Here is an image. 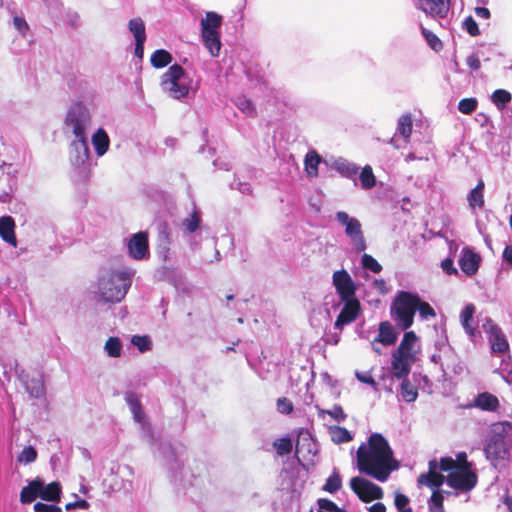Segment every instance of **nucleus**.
<instances>
[{
    "label": "nucleus",
    "instance_id": "1",
    "mask_svg": "<svg viewBox=\"0 0 512 512\" xmlns=\"http://www.w3.org/2000/svg\"><path fill=\"white\" fill-rule=\"evenodd\" d=\"M428 472L418 477V485L429 488H438L444 482L451 488L462 492L471 491L478 482V476L472 468L457 466L451 457H443L438 463L432 459L428 463Z\"/></svg>",
    "mask_w": 512,
    "mask_h": 512
},
{
    "label": "nucleus",
    "instance_id": "2",
    "mask_svg": "<svg viewBox=\"0 0 512 512\" xmlns=\"http://www.w3.org/2000/svg\"><path fill=\"white\" fill-rule=\"evenodd\" d=\"M358 468L361 472L384 482L398 468L387 440L378 433L370 436L368 446L361 445L357 451Z\"/></svg>",
    "mask_w": 512,
    "mask_h": 512
},
{
    "label": "nucleus",
    "instance_id": "3",
    "mask_svg": "<svg viewBox=\"0 0 512 512\" xmlns=\"http://www.w3.org/2000/svg\"><path fill=\"white\" fill-rule=\"evenodd\" d=\"M134 277L132 269H103L94 286L93 294L97 302L104 304L120 303L127 295Z\"/></svg>",
    "mask_w": 512,
    "mask_h": 512
},
{
    "label": "nucleus",
    "instance_id": "4",
    "mask_svg": "<svg viewBox=\"0 0 512 512\" xmlns=\"http://www.w3.org/2000/svg\"><path fill=\"white\" fill-rule=\"evenodd\" d=\"M419 312L422 320H429L436 317L433 307L425 301H422L417 293L399 291L391 305V316L397 326L406 330L414 322V315Z\"/></svg>",
    "mask_w": 512,
    "mask_h": 512
},
{
    "label": "nucleus",
    "instance_id": "5",
    "mask_svg": "<svg viewBox=\"0 0 512 512\" xmlns=\"http://www.w3.org/2000/svg\"><path fill=\"white\" fill-rule=\"evenodd\" d=\"M192 79L182 66L174 64L162 75L161 88L173 99H183L188 96Z\"/></svg>",
    "mask_w": 512,
    "mask_h": 512
},
{
    "label": "nucleus",
    "instance_id": "6",
    "mask_svg": "<svg viewBox=\"0 0 512 512\" xmlns=\"http://www.w3.org/2000/svg\"><path fill=\"white\" fill-rule=\"evenodd\" d=\"M92 116L90 110L82 102L73 103L67 110L63 122L65 134H71L74 138L87 137V131L91 127Z\"/></svg>",
    "mask_w": 512,
    "mask_h": 512
},
{
    "label": "nucleus",
    "instance_id": "7",
    "mask_svg": "<svg viewBox=\"0 0 512 512\" xmlns=\"http://www.w3.org/2000/svg\"><path fill=\"white\" fill-rule=\"evenodd\" d=\"M336 220L345 228V234L349 237L356 252L366 249V242L362 232L361 223L357 218L351 217L344 211H338Z\"/></svg>",
    "mask_w": 512,
    "mask_h": 512
},
{
    "label": "nucleus",
    "instance_id": "8",
    "mask_svg": "<svg viewBox=\"0 0 512 512\" xmlns=\"http://www.w3.org/2000/svg\"><path fill=\"white\" fill-rule=\"evenodd\" d=\"M350 487L363 502H370L383 497L382 488L365 478H352L350 480Z\"/></svg>",
    "mask_w": 512,
    "mask_h": 512
},
{
    "label": "nucleus",
    "instance_id": "9",
    "mask_svg": "<svg viewBox=\"0 0 512 512\" xmlns=\"http://www.w3.org/2000/svg\"><path fill=\"white\" fill-rule=\"evenodd\" d=\"M70 161L76 168L86 171L89 166L90 151L87 137L75 138L70 144Z\"/></svg>",
    "mask_w": 512,
    "mask_h": 512
},
{
    "label": "nucleus",
    "instance_id": "10",
    "mask_svg": "<svg viewBox=\"0 0 512 512\" xmlns=\"http://www.w3.org/2000/svg\"><path fill=\"white\" fill-rule=\"evenodd\" d=\"M482 328L488 334V340L493 353L502 354L509 350V343L504 333L492 319L486 318L485 322L482 324Z\"/></svg>",
    "mask_w": 512,
    "mask_h": 512
},
{
    "label": "nucleus",
    "instance_id": "11",
    "mask_svg": "<svg viewBox=\"0 0 512 512\" xmlns=\"http://www.w3.org/2000/svg\"><path fill=\"white\" fill-rule=\"evenodd\" d=\"M484 453L486 459L490 461L494 467H498L502 462L507 461L510 456L507 441L490 438L487 439L484 446Z\"/></svg>",
    "mask_w": 512,
    "mask_h": 512
},
{
    "label": "nucleus",
    "instance_id": "12",
    "mask_svg": "<svg viewBox=\"0 0 512 512\" xmlns=\"http://www.w3.org/2000/svg\"><path fill=\"white\" fill-rule=\"evenodd\" d=\"M333 285L341 300L355 297L356 285L346 270L342 269L333 273Z\"/></svg>",
    "mask_w": 512,
    "mask_h": 512
},
{
    "label": "nucleus",
    "instance_id": "13",
    "mask_svg": "<svg viewBox=\"0 0 512 512\" xmlns=\"http://www.w3.org/2000/svg\"><path fill=\"white\" fill-rule=\"evenodd\" d=\"M125 401L130 408V411L133 415L134 420L141 425L143 433L145 434V437H147V439L149 441H152L153 436L151 433V428H150L149 423H147V421L145 419V414L142 410V407H141V404H140V401H139L137 395L131 391L126 392L125 393Z\"/></svg>",
    "mask_w": 512,
    "mask_h": 512
},
{
    "label": "nucleus",
    "instance_id": "14",
    "mask_svg": "<svg viewBox=\"0 0 512 512\" xmlns=\"http://www.w3.org/2000/svg\"><path fill=\"white\" fill-rule=\"evenodd\" d=\"M415 6L433 18H445L450 9V0H416Z\"/></svg>",
    "mask_w": 512,
    "mask_h": 512
},
{
    "label": "nucleus",
    "instance_id": "15",
    "mask_svg": "<svg viewBox=\"0 0 512 512\" xmlns=\"http://www.w3.org/2000/svg\"><path fill=\"white\" fill-rule=\"evenodd\" d=\"M342 302H344V306L335 322V328L337 329H342L344 325L353 322L360 312V303L356 297L342 300Z\"/></svg>",
    "mask_w": 512,
    "mask_h": 512
},
{
    "label": "nucleus",
    "instance_id": "16",
    "mask_svg": "<svg viewBox=\"0 0 512 512\" xmlns=\"http://www.w3.org/2000/svg\"><path fill=\"white\" fill-rule=\"evenodd\" d=\"M481 262V257L470 247H464L461 251L458 264L463 273L467 276H473L477 273Z\"/></svg>",
    "mask_w": 512,
    "mask_h": 512
},
{
    "label": "nucleus",
    "instance_id": "17",
    "mask_svg": "<svg viewBox=\"0 0 512 512\" xmlns=\"http://www.w3.org/2000/svg\"><path fill=\"white\" fill-rule=\"evenodd\" d=\"M129 255L136 260L144 259L148 254V235L146 232L134 234L127 244Z\"/></svg>",
    "mask_w": 512,
    "mask_h": 512
},
{
    "label": "nucleus",
    "instance_id": "18",
    "mask_svg": "<svg viewBox=\"0 0 512 512\" xmlns=\"http://www.w3.org/2000/svg\"><path fill=\"white\" fill-rule=\"evenodd\" d=\"M420 350L419 339L413 331L405 332L403 338L394 351L397 355L406 356L412 360H416V354Z\"/></svg>",
    "mask_w": 512,
    "mask_h": 512
},
{
    "label": "nucleus",
    "instance_id": "19",
    "mask_svg": "<svg viewBox=\"0 0 512 512\" xmlns=\"http://www.w3.org/2000/svg\"><path fill=\"white\" fill-rule=\"evenodd\" d=\"M18 378L24 385L26 391L30 394L33 398H40L44 396L45 394V386L43 377L41 375H38L37 377L29 378V376L23 371H18Z\"/></svg>",
    "mask_w": 512,
    "mask_h": 512
},
{
    "label": "nucleus",
    "instance_id": "20",
    "mask_svg": "<svg viewBox=\"0 0 512 512\" xmlns=\"http://www.w3.org/2000/svg\"><path fill=\"white\" fill-rule=\"evenodd\" d=\"M414 362V360L407 358L406 356H400L393 352L391 361L393 375L397 379H406Z\"/></svg>",
    "mask_w": 512,
    "mask_h": 512
},
{
    "label": "nucleus",
    "instance_id": "21",
    "mask_svg": "<svg viewBox=\"0 0 512 512\" xmlns=\"http://www.w3.org/2000/svg\"><path fill=\"white\" fill-rule=\"evenodd\" d=\"M384 346H391L397 340V332L389 321L379 324L378 335L374 338Z\"/></svg>",
    "mask_w": 512,
    "mask_h": 512
},
{
    "label": "nucleus",
    "instance_id": "22",
    "mask_svg": "<svg viewBox=\"0 0 512 512\" xmlns=\"http://www.w3.org/2000/svg\"><path fill=\"white\" fill-rule=\"evenodd\" d=\"M0 237L12 246H16L15 222L11 216L0 218Z\"/></svg>",
    "mask_w": 512,
    "mask_h": 512
},
{
    "label": "nucleus",
    "instance_id": "23",
    "mask_svg": "<svg viewBox=\"0 0 512 512\" xmlns=\"http://www.w3.org/2000/svg\"><path fill=\"white\" fill-rule=\"evenodd\" d=\"M332 167L342 177L353 179L354 185H357L355 176L357 175V173L359 171V167L355 163L350 162L344 158H338L333 162Z\"/></svg>",
    "mask_w": 512,
    "mask_h": 512
},
{
    "label": "nucleus",
    "instance_id": "24",
    "mask_svg": "<svg viewBox=\"0 0 512 512\" xmlns=\"http://www.w3.org/2000/svg\"><path fill=\"white\" fill-rule=\"evenodd\" d=\"M222 24V16L216 12H207L205 17L201 19V35L207 33L219 32Z\"/></svg>",
    "mask_w": 512,
    "mask_h": 512
},
{
    "label": "nucleus",
    "instance_id": "25",
    "mask_svg": "<svg viewBox=\"0 0 512 512\" xmlns=\"http://www.w3.org/2000/svg\"><path fill=\"white\" fill-rule=\"evenodd\" d=\"M92 145L98 157H102L109 149L110 139L103 128H99L92 135Z\"/></svg>",
    "mask_w": 512,
    "mask_h": 512
},
{
    "label": "nucleus",
    "instance_id": "26",
    "mask_svg": "<svg viewBox=\"0 0 512 512\" xmlns=\"http://www.w3.org/2000/svg\"><path fill=\"white\" fill-rule=\"evenodd\" d=\"M512 436V423L497 422L492 424L488 438L494 440H505Z\"/></svg>",
    "mask_w": 512,
    "mask_h": 512
},
{
    "label": "nucleus",
    "instance_id": "27",
    "mask_svg": "<svg viewBox=\"0 0 512 512\" xmlns=\"http://www.w3.org/2000/svg\"><path fill=\"white\" fill-rule=\"evenodd\" d=\"M484 182L481 180L478 182L475 188H473L468 194L467 201L471 210L482 209L484 207Z\"/></svg>",
    "mask_w": 512,
    "mask_h": 512
},
{
    "label": "nucleus",
    "instance_id": "28",
    "mask_svg": "<svg viewBox=\"0 0 512 512\" xmlns=\"http://www.w3.org/2000/svg\"><path fill=\"white\" fill-rule=\"evenodd\" d=\"M41 480L31 481L27 486L23 487L20 493V501L24 504L33 502L40 497Z\"/></svg>",
    "mask_w": 512,
    "mask_h": 512
},
{
    "label": "nucleus",
    "instance_id": "29",
    "mask_svg": "<svg viewBox=\"0 0 512 512\" xmlns=\"http://www.w3.org/2000/svg\"><path fill=\"white\" fill-rule=\"evenodd\" d=\"M61 486L58 482L44 485L41 481L40 498L45 501L57 502L60 499Z\"/></svg>",
    "mask_w": 512,
    "mask_h": 512
},
{
    "label": "nucleus",
    "instance_id": "30",
    "mask_svg": "<svg viewBox=\"0 0 512 512\" xmlns=\"http://www.w3.org/2000/svg\"><path fill=\"white\" fill-rule=\"evenodd\" d=\"M475 313V306L473 304L466 305L460 314V321L465 332L473 337L475 335V328L472 325L473 315Z\"/></svg>",
    "mask_w": 512,
    "mask_h": 512
},
{
    "label": "nucleus",
    "instance_id": "31",
    "mask_svg": "<svg viewBox=\"0 0 512 512\" xmlns=\"http://www.w3.org/2000/svg\"><path fill=\"white\" fill-rule=\"evenodd\" d=\"M475 406L486 411H495L499 406L498 398L488 392L481 393L475 399Z\"/></svg>",
    "mask_w": 512,
    "mask_h": 512
},
{
    "label": "nucleus",
    "instance_id": "32",
    "mask_svg": "<svg viewBox=\"0 0 512 512\" xmlns=\"http://www.w3.org/2000/svg\"><path fill=\"white\" fill-rule=\"evenodd\" d=\"M202 41L211 56L217 57L221 49L220 32L203 34Z\"/></svg>",
    "mask_w": 512,
    "mask_h": 512
},
{
    "label": "nucleus",
    "instance_id": "33",
    "mask_svg": "<svg viewBox=\"0 0 512 512\" xmlns=\"http://www.w3.org/2000/svg\"><path fill=\"white\" fill-rule=\"evenodd\" d=\"M128 29L133 34L135 41H146L145 24L140 17L131 19L128 23Z\"/></svg>",
    "mask_w": 512,
    "mask_h": 512
},
{
    "label": "nucleus",
    "instance_id": "34",
    "mask_svg": "<svg viewBox=\"0 0 512 512\" xmlns=\"http://www.w3.org/2000/svg\"><path fill=\"white\" fill-rule=\"evenodd\" d=\"M321 162V158L318 153L314 150L309 151L305 156V170L310 177H316L318 175V165Z\"/></svg>",
    "mask_w": 512,
    "mask_h": 512
},
{
    "label": "nucleus",
    "instance_id": "35",
    "mask_svg": "<svg viewBox=\"0 0 512 512\" xmlns=\"http://www.w3.org/2000/svg\"><path fill=\"white\" fill-rule=\"evenodd\" d=\"M433 493L428 502L429 504V512H444L443 502H444V494H449V492L440 490L438 488H432Z\"/></svg>",
    "mask_w": 512,
    "mask_h": 512
},
{
    "label": "nucleus",
    "instance_id": "36",
    "mask_svg": "<svg viewBox=\"0 0 512 512\" xmlns=\"http://www.w3.org/2000/svg\"><path fill=\"white\" fill-rule=\"evenodd\" d=\"M151 65L155 68H163L171 63L172 56L171 54L163 49H159L154 51L151 56Z\"/></svg>",
    "mask_w": 512,
    "mask_h": 512
},
{
    "label": "nucleus",
    "instance_id": "37",
    "mask_svg": "<svg viewBox=\"0 0 512 512\" xmlns=\"http://www.w3.org/2000/svg\"><path fill=\"white\" fill-rule=\"evenodd\" d=\"M329 433L334 443H346L352 440V435L344 427L332 426L329 429Z\"/></svg>",
    "mask_w": 512,
    "mask_h": 512
},
{
    "label": "nucleus",
    "instance_id": "38",
    "mask_svg": "<svg viewBox=\"0 0 512 512\" xmlns=\"http://www.w3.org/2000/svg\"><path fill=\"white\" fill-rule=\"evenodd\" d=\"M104 351L109 357L118 358L121 356L122 343L118 337H110L104 345Z\"/></svg>",
    "mask_w": 512,
    "mask_h": 512
},
{
    "label": "nucleus",
    "instance_id": "39",
    "mask_svg": "<svg viewBox=\"0 0 512 512\" xmlns=\"http://www.w3.org/2000/svg\"><path fill=\"white\" fill-rule=\"evenodd\" d=\"M359 181L361 184V187L365 190H369L373 188L376 184V179L373 174L372 168L369 165H366L360 173Z\"/></svg>",
    "mask_w": 512,
    "mask_h": 512
},
{
    "label": "nucleus",
    "instance_id": "40",
    "mask_svg": "<svg viewBox=\"0 0 512 512\" xmlns=\"http://www.w3.org/2000/svg\"><path fill=\"white\" fill-rule=\"evenodd\" d=\"M397 133L407 141L412 133V118L409 114L402 115L397 124Z\"/></svg>",
    "mask_w": 512,
    "mask_h": 512
},
{
    "label": "nucleus",
    "instance_id": "41",
    "mask_svg": "<svg viewBox=\"0 0 512 512\" xmlns=\"http://www.w3.org/2000/svg\"><path fill=\"white\" fill-rule=\"evenodd\" d=\"M401 397L406 402H414L418 397V391L416 387L411 384L407 379H403L401 383Z\"/></svg>",
    "mask_w": 512,
    "mask_h": 512
},
{
    "label": "nucleus",
    "instance_id": "42",
    "mask_svg": "<svg viewBox=\"0 0 512 512\" xmlns=\"http://www.w3.org/2000/svg\"><path fill=\"white\" fill-rule=\"evenodd\" d=\"M511 98L510 92L503 89L495 90L492 94V102L501 110L511 101Z\"/></svg>",
    "mask_w": 512,
    "mask_h": 512
},
{
    "label": "nucleus",
    "instance_id": "43",
    "mask_svg": "<svg viewBox=\"0 0 512 512\" xmlns=\"http://www.w3.org/2000/svg\"><path fill=\"white\" fill-rule=\"evenodd\" d=\"M421 32L431 49H433L436 52L442 49L443 44L441 40L437 37V35H435L433 32L429 31L423 26H421Z\"/></svg>",
    "mask_w": 512,
    "mask_h": 512
},
{
    "label": "nucleus",
    "instance_id": "44",
    "mask_svg": "<svg viewBox=\"0 0 512 512\" xmlns=\"http://www.w3.org/2000/svg\"><path fill=\"white\" fill-rule=\"evenodd\" d=\"M131 343L138 348L140 352L150 351L152 349V341L149 336L134 335L131 338Z\"/></svg>",
    "mask_w": 512,
    "mask_h": 512
},
{
    "label": "nucleus",
    "instance_id": "45",
    "mask_svg": "<svg viewBox=\"0 0 512 512\" xmlns=\"http://www.w3.org/2000/svg\"><path fill=\"white\" fill-rule=\"evenodd\" d=\"M498 372L501 375V377L507 382L508 384H512V363L510 356L508 359H503L500 367L498 368Z\"/></svg>",
    "mask_w": 512,
    "mask_h": 512
},
{
    "label": "nucleus",
    "instance_id": "46",
    "mask_svg": "<svg viewBox=\"0 0 512 512\" xmlns=\"http://www.w3.org/2000/svg\"><path fill=\"white\" fill-rule=\"evenodd\" d=\"M200 224V215L197 211H193V213L185 218L182 221V226L185 228L186 231L192 233L197 230Z\"/></svg>",
    "mask_w": 512,
    "mask_h": 512
},
{
    "label": "nucleus",
    "instance_id": "47",
    "mask_svg": "<svg viewBox=\"0 0 512 512\" xmlns=\"http://www.w3.org/2000/svg\"><path fill=\"white\" fill-rule=\"evenodd\" d=\"M273 446L275 447L277 453L280 456L287 455L292 451V442H291V439H289V438L277 439L273 443Z\"/></svg>",
    "mask_w": 512,
    "mask_h": 512
},
{
    "label": "nucleus",
    "instance_id": "48",
    "mask_svg": "<svg viewBox=\"0 0 512 512\" xmlns=\"http://www.w3.org/2000/svg\"><path fill=\"white\" fill-rule=\"evenodd\" d=\"M235 105L245 115H247V116L254 115L255 108H254L252 102L249 99H247L245 97H238L235 100Z\"/></svg>",
    "mask_w": 512,
    "mask_h": 512
},
{
    "label": "nucleus",
    "instance_id": "49",
    "mask_svg": "<svg viewBox=\"0 0 512 512\" xmlns=\"http://www.w3.org/2000/svg\"><path fill=\"white\" fill-rule=\"evenodd\" d=\"M341 487V478L340 475L334 471L332 475L327 479L324 490L330 493H334L339 490Z\"/></svg>",
    "mask_w": 512,
    "mask_h": 512
},
{
    "label": "nucleus",
    "instance_id": "50",
    "mask_svg": "<svg viewBox=\"0 0 512 512\" xmlns=\"http://www.w3.org/2000/svg\"><path fill=\"white\" fill-rule=\"evenodd\" d=\"M362 265L365 269L370 270L374 273H379L382 270V266L369 254L362 256Z\"/></svg>",
    "mask_w": 512,
    "mask_h": 512
},
{
    "label": "nucleus",
    "instance_id": "51",
    "mask_svg": "<svg viewBox=\"0 0 512 512\" xmlns=\"http://www.w3.org/2000/svg\"><path fill=\"white\" fill-rule=\"evenodd\" d=\"M37 452L32 446L25 447L18 456V461L29 464L36 460Z\"/></svg>",
    "mask_w": 512,
    "mask_h": 512
},
{
    "label": "nucleus",
    "instance_id": "52",
    "mask_svg": "<svg viewBox=\"0 0 512 512\" xmlns=\"http://www.w3.org/2000/svg\"><path fill=\"white\" fill-rule=\"evenodd\" d=\"M477 100L475 98H465L460 100L458 109L463 114H470L477 108Z\"/></svg>",
    "mask_w": 512,
    "mask_h": 512
},
{
    "label": "nucleus",
    "instance_id": "53",
    "mask_svg": "<svg viewBox=\"0 0 512 512\" xmlns=\"http://www.w3.org/2000/svg\"><path fill=\"white\" fill-rule=\"evenodd\" d=\"M318 507V512H346L328 499H319Z\"/></svg>",
    "mask_w": 512,
    "mask_h": 512
},
{
    "label": "nucleus",
    "instance_id": "54",
    "mask_svg": "<svg viewBox=\"0 0 512 512\" xmlns=\"http://www.w3.org/2000/svg\"><path fill=\"white\" fill-rule=\"evenodd\" d=\"M323 413L328 414L337 422H343L347 418V415L339 405H334L330 410L323 411Z\"/></svg>",
    "mask_w": 512,
    "mask_h": 512
},
{
    "label": "nucleus",
    "instance_id": "55",
    "mask_svg": "<svg viewBox=\"0 0 512 512\" xmlns=\"http://www.w3.org/2000/svg\"><path fill=\"white\" fill-rule=\"evenodd\" d=\"M463 27L471 36H477L480 34L478 24L471 16L465 18L463 21Z\"/></svg>",
    "mask_w": 512,
    "mask_h": 512
},
{
    "label": "nucleus",
    "instance_id": "56",
    "mask_svg": "<svg viewBox=\"0 0 512 512\" xmlns=\"http://www.w3.org/2000/svg\"><path fill=\"white\" fill-rule=\"evenodd\" d=\"M355 375L360 382L368 384L377 390V383L369 372H356Z\"/></svg>",
    "mask_w": 512,
    "mask_h": 512
},
{
    "label": "nucleus",
    "instance_id": "57",
    "mask_svg": "<svg viewBox=\"0 0 512 512\" xmlns=\"http://www.w3.org/2000/svg\"><path fill=\"white\" fill-rule=\"evenodd\" d=\"M34 511L35 512H62L61 508L58 506H55L53 504H44L41 502H37L34 505Z\"/></svg>",
    "mask_w": 512,
    "mask_h": 512
},
{
    "label": "nucleus",
    "instance_id": "58",
    "mask_svg": "<svg viewBox=\"0 0 512 512\" xmlns=\"http://www.w3.org/2000/svg\"><path fill=\"white\" fill-rule=\"evenodd\" d=\"M277 409L283 414H289L293 410V405L286 398H280L277 401Z\"/></svg>",
    "mask_w": 512,
    "mask_h": 512
},
{
    "label": "nucleus",
    "instance_id": "59",
    "mask_svg": "<svg viewBox=\"0 0 512 512\" xmlns=\"http://www.w3.org/2000/svg\"><path fill=\"white\" fill-rule=\"evenodd\" d=\"M441 267L443 271H445L449 275H457L458 270L453 265V259L448 257L444 259L441 263Z\"/></svg>",
    "mask_w": 512,
    "mask_h": 512
},
{
    "label": "nucleus",
    "instance_id": "60",
    "mask_svg": "<svg viewBox=\"0 0 512 512\" xmlns=\"http://www.w3.org/2000/svg\"><path fill=\"white\" fill-rule=\"evenodd\" d=\"M13 24H14V27L23 35H25L29 29V26H28L26 20L22 17H18V16L14 17Z\"/></svg>",
    "mask_w": 512,
    "mask_h": 512
},
{
    "label": "nucleus",
    "instance_id": "61",
    "mask_svg": "<svg viewBox=\"0 0 512 512\" xmlns=\"http://www.w3.org/2000/svg\"><path fill=\"white\" fill-rule=\"evenodd\" d=\"M372 287L382 295L389 291L388 286L383 279H375L372 283Z\"/></svg>",
    "mask_w": 512,
    "mask_h": 512
},
{
    "label": "nucleus",
    "instance_id": "62",
    "mask_svg": "<svg viewBox=\"0 0 512 512\" xmlns=\"http://www.w3.org/2000/svg\"><path fill=\"white\" fill-rule=\"evenodd\" d=\"M466 64L472 69V70H479L481 67L479 57L476 54H471L466 58Z\"/></svg>",
    "mask_w": 512,
    "mask_h": 512
},
{
    "label": "nucleus",
    "instance_id": "63",
    "mask_svg": "<svg viewBox=\"0 0 512 512\" xmlns=\"http://www.w3.org/2000/svg\"><path fill=\"white\" fill-rule=\"evenodd\" d=\"M454 461L456 462L457 466L472 468V463L467 461V455L465 452L458 453Z\"/></svg>",
    "mask_w": 512,
    "mask_h": 512
},
{
    "label": "nucleus",
    "instance_id": "64",
    "mask_svg": "<svg viewBox=\"0 0 512 512\" xmlns=\"http://www.w3.org/2000/svg\"><path fill=\"white\" fill-rule=\"evenodd\" d=\"M408 502V498L403 494H397L395 496V505L399 510L404 508L408 504Z\"/></svg>",
    "mask_w": 512,
    "mask_h": 512
}]
</instances>
